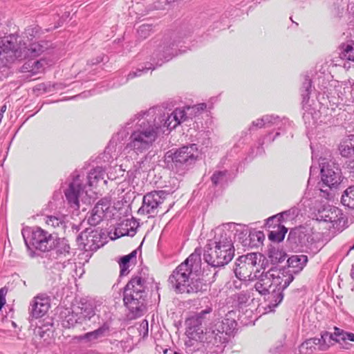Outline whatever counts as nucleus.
<instances>
[{"mask_svg": "<svg viewBox=\"0 0 354 354\" xmlns=\"http://www.w3.org/2000/svg\"><path fill=\"white\" fill-rule=\"evenodd\" d=\"M291 216H293V212L291 211V209H289L288 211H285L281 214L269 218L268 221L274 220L277 218H278L279 221H284L288 219Z\"/></svg>", "mask_w": 354, "mask_h": 354, "instance_id": "a18cd8bd", "label": "nucleus"}, {"mask_svg": "<svg viewBox=\"0 0 354 354\" xmlns=\"http://www.w3.org/2000/svg\"><path fill=\"white\" fill-rule=\"evenodd\" d=\"M341 59L354 62V41L342 43L338 47Z\"/></svg>", "mask_w": 354, "mask_h": 354, "instance_id": "bb28decb", "label": "nucleus"}, {"mask_svg": "<svg viewBox=\"0 0 354 354\" xmlns=\"http://www.w3.org/2000/svg\"><path fill=\"white\" fill-rule=\"evenodd\" d=\"M155 109L142 111L131 118L118 133V139L129 138L124 149L136 155L147 152L159 136L161 124L153 118Z\"/></svg>", "mask_w": 354, "mask_h": 354, "instance_id": "f257e3e1", "label": "nucleus"}, {"mask_svg": "<svg viewBox=\"0 0 354 354\" xmlns=\"http://www.w3.org/2000/svg\"><path fill=\"white\" fill-rule=\"evenodd\" d=\"M132 223L133 225L136 224L135 221L126 220L120 227L115 229V234L118 237L124 236H133L136 233V230L131 225Z\"/></svg>", "mask_w": 354, "mask_h": 354, "instance_id": "7c9ffc66", "label": "nucleus"}, {"mask_svg": "<svg viewBox=\"0 0 354 354\" xmlns=\"http://www.w3.org/2000/svg\"><path fill=\"white\" fill-rule=\"evenodd\" d=\"M206 107L205 104H201L198 106H186L184 108H177L167 116L165 125L167 127L168 130L175 129L178 124L192 120L196 114Z\"/></svg>", "mask_w": 354, "mask_h": 354, "instance_id": "4468645a", "label": "nucleus"}, {"mask_svg": "<svg viewBox=\"0 0 354 354\" xmlns=\"http://www.w3.org/2000/svg\"><path fill=\"white\" fill-rule=\"evenodd\" d=\"M152 32L153 26L149 24H143L139 26L137 29L138 37L141 39L147 38Z\"/></svg>", "mask_w": 354, "mask_h": 354, "instance_id": "ea45409f", "label": "nucleus"}, {"mask_svg": "<svg viewBox=\"0 0 354 354\" xmlns=\"http://www.w3.org/2000/svg\"><path fill=\"white\" fill-rule=\"evenodd\" d=\"M137 254V251L133 250L130 254L123 256L120 261V275L124 276L127 275L129 270V266H130V261L133 259H136Z\"/></svg>", "mask_w": 354, "mask_h": 354, "instance_id": "c9c22d12", "label": "nucleus"}, {"mask_svg": "<svg viewBox=\"0 0 354 354\" xmlns=\"http://www.w3.org/2000/svg\"><path fill=\"white\" fill-rule=\"evenodd\" d=\"M351 277L354 280V264L352 266V270L351 272Z\"/></svg>", "mask_w": 354, "mask_h": 354, "instance_id": "680f3d73", "label": "nucleus"}, {"mask_svg": "<svg viewBox=\"0 0 354 354\" xmlns=\"http://www.w3.org/2000/svg\"><path fill=\"white\" fill-rule=\"evenodd\" d=\"M110 332V324L108 322H105L99 328L93 331L73 336L71 342L82 347L91 348L97 344L102 342L103 339L109 335Z\"/></svg>", "mask_w": 354, "mask_h": 354, "instance_id": "ddd939ff", "label": "nucleus"}, {"mask_svg": "<svg viewBox=\"0 0 354 354\" xmlns=\"http://www.w3.org/2000/svg\"><path fill=\"white\" fill-rule=\"evenodd\" d=\"M35 89L38 91H43L44 93L47 91L46 86L44 84L37 85Z\"/></svg>", "mask_w": 354, "mask_h": 354, "instance_id": "bf43d9fd", "label": "nucleus"}, {"mask_svg": "<svg viewBox=\"0 0 354 354\" xmlns=\"http://www.w3.org/2000/svg\"><path fill=\"white\" fill-rule=\"evenodd\" d=\"M272 285L274 287L271 292V300L268 307L270 311H272L283 299V291L293 281L294 277L290 270L286 268L278 269L276 267L270 268L268 270Z\"/></svg>", "mask_w": 354, "mask_h": 354, "instance_id": "0eeeda50", "label": "nucleus"}, {"mask_svg": "<svg viewBox=\"0 0 354 354\" xmlns=\"http://www.w3.org/2000/svg\"><path fill=\"white\" fill-rule=\"evenodd\" d=\"M47 227L53 230H62L65 227L64 216L63 215H50L44 218Z\"/></svg>", "mask_w": 354, "mask_h": 354, "instance_id": "cd10ccee", "label": "nucleus"}, {"mask_svg": "<svg viewBox=\"0 0 354 354\" xmlns=\"http://www.w3.org/2000/svg\"><path fill=\"white\" fill-rule=\"evenodd\" d=\"M46 47L40 43H32L28 48H26L25 57H35L42 53Z\"/></svg>", "mask_w": 354, "mask_h": 354, "instance_id": "4c0bfd02", "label": "nucleus"}, {"mask_svg": "<svg viewBox=\"0 0 354 354\" xmlns=\"http://www.w3.org/2000/svg\"><path fill=\"white\" fill-rule=\"evenodd\" d=\"M282 347V345L280 344L277 347L270 348V352L273 353H279L281 351Z\"/></svg>", "mask_w": 354, "mask_h": 354, "instance_id": "13d9d810", "label": "nucleus"}, {"mask_svg": "<svg viewBox=\"0 0 354 354\" xmlns=\"http://www.w3.org/2000/svg\"><path fill=\"white\" fill-rule=\"evenodd\" d=\"M261 255L257 253H248L239 257L235 263L234 272L235 276L241 281H253L257 277V270L254 272L257 264L258 257Z\"/></svg>", "mask_w": 354, "mask_h": 354, "instance_id": "9b49d317", "label": "nucleus"}, {"mask_svg": "<svg viewBox=\"0 0 354 354\" xmlns=\"http://www.w3.org/2000/svg\"><path fill=\"white\" fill-rule=\"evenodd\" d=\"M84 180V175L74 173L72 181L69 183L68 188L64 191L68 205L76 210L80 208V201L86 203L88 201L87 193L85 191L86 185L83 183Z\"/></svg>", "mask_w": 354, "mask_h": 354, "instance_id": "1a4fd4ad", "label": "nucleus"}, {"mask_svg": "<svg viewBox=\"0 0 354 354\" xmlns=\"http://www.w3.org/2000/svg\"><path fill=\"white\" fill-rule=\"evenodd\" d=\"M6 303V299L4 297L3 290V289L0 290V310Z\"/></svg>", "mask_w": 354, "mask_h": 354, "instance_id": "4d7b16f0", "label": "nucleus"}, {"mask_svg": "<svg viewBox=\"0 0 354 354\" xmlns=\"http://www.w3.org/2000/svg\"><path fill=\"white\" fill-rule=\"evenodd\" d=\"M212 309L210 307L206 308L200 313L190 317L187 322L189 327L193 328L194 330L198 331L203 325H205L209 320L208 316L212 313Z\"/></svg>", "mask_w": 354, "mask_h": 354, "instance_id": "5701e85b", "label": "nucleus"}, {"mask_svg": "<svg viewBox=\"0 0 354 354\" xmlns=\"http://www.w3.org/2000/svg\"><path fill=\"white\" fill-rule=\"evenodd\" d=\"M104 170L102 167H97L94 168L86 177L88 185L90 187L96 186L100 180L104 179Z\"/></svg>", "mask_w": 354, "mask_h": 354, "instance_id": "2f4dec72", "label": "nucleus"}, {"mask_svg": "<svg viewBox=\"0 0 354 354\" xmlns=\"http://www.w3.org/2000/svg\"><path fill=\"white\" fill-rule=\"evenodd\" d=\"M84 317L80 316L77 309L68 313L63 320V325L66 328L75 327L78 324H82Z\"/></svg>", "mask_w": 354, "mask_h": 354, "instance_id": "c756f323", "label": "nucleus"}, {"mask_svg": "<svg viewBox=\"0 0 354 354\" xmlns=\"http://www.w3.org/2000/svg\"><path fill=\"white\" fill-rule=\"evenodd\" d=\"M54 241L55 239L52 233L40 227L32 228L30 244L35 249L41 252L49 251L54 245Z\"/></svg>", "mask_w": 354, "mask_h": 354, "instance_id": "a211bd4d", "label": "nucleus"}, {"mask_svg": "<svg viewBox=\"0 0 354 354\" xmlns=\"http://www.w3.org/2000/svg\"><path fill=\"white\" fill-rule=\"evenodd\" d=\"M201 248H196L171 274L168 281L177 294H194L204 290L206 286L200 278Z\"/></svg>", "mask_w": 354, "mask_h": 354, "instance_id": "f03ea898", "label": "nucleus"}, {"mask_svg": "<svg viewBox=\"0 0 354 354\" xmlns=\"http://www.w3.org/2000/svg\"><path fill=\"white\" fill-rule=\"evenodd\" d=\"M354 250V244L350 248L349 251Z\"/></svg>", "mask_w": 354, "mask_h": 354, "instance_id": "774afa93", "label": "nucleus"}, {"mask_svg": "<svg viewBox=\"0 0 354 354\" xmlns=\"http://www.w3.org/2000/svg\"><path fill=\"white\" fill-rule=\"evenodd\" d=\"M223 224L216 228L214 238L205 247L203 259L212 267H222L229 263L234 256V247L230 227Z\"/></svg>", "mask_w": 354, "mask_h": 354, "instance_id": "7ed1b4c3", "label": "nucleus"}, {"mask_svg": "<svg viewBox=\"0 0 354 354\" xmlns=\"http://www.w3.org/2000/svg\"><path fill=\"white\" fill-rule=\"evenodd\" d=\"M227 174L226 170L215 171L211 177L213 185L215 186L223 185L226 181Z\"/></svg>", "mask_w": 354, "mask_h": 354, "instance_id": "a19ab883", "label": "nucleus"}, {"mask_svg": "<svg viewBox=\"0 0 354 354\" xmlns=\"http://www.w3.org/2000/svg\"><path fill=\"white\" fill-rule=\"evenodd\" d=\"M333 345L331 333L325 331L320 338H310L304 342L299 347L300 354H313L317 350L326 351Z\"/></svg>", "mask_w": 354, "mask_h": 354, "instance_id": "f3484780", "label": "nucleus"}, {"mask_svg": "<svg viewBox=\"0 0 354 354\" xmlns=\"http://www.w3.org/2000/svg\"><path fill=\"white\" fill-rule=\"evenodd\" d=\"M236 326V322L234 319L225 318L207 328L202 341L212 353H222Z\"/></svg>", "mask_w": 354, "mask_h": 354, "instance_id": "39448f33", "label": "nucleus"}, {"mask_svg": "<svg viewBox=\"0 0 354 354\" xmlns=\"http://www.w3.org/2000/svg\"><path fill=\"white\" fill-rule=\"evenodd\" d=\"M322 183L319 189L324 194V196L328 198L332 196L331 191L340 184L342 173L340 169L335 163H324L321 169Z\"/></svg>", "mask_w": 354, "mask_h": 354, "instance_id": "f8f14e48", "label": "nucleus"}, {"mask_svg": "<svg viewBox=\"0 0 354 354\" xmlns=\"http://www.w3.org/2000/svg\"><path fill=\"white\" fill-rule=\"evenodd\" d=\"M25 35L28 40H32L39 33V28L37 26H30L26 29Z\"/></svg>", "mask_w": 354, "mask_h": 354, "instance_id": "c03bdc74", "label": "nucleus"}, {"mask_svg": "<svg viewBox=\"0 0 354 354\" xmlns=\"http://www.w3.org/2000/svg\"><path fill=\"white\" fill-rule=\"evenodd\" d=\"M153 109H155V114L153 115V118H156V120L161 124L162 127L167 128V127L165 125V120H164L163 119H167L169 115H167V116H165V115H162L160 111H158V113H157L156 109L155 108Z\"/></svg>", "mask_w": 354, "mask_h": 354, "instance_id": "3c124183", "label": "nucleus"}, {"mask_svg": "<svg viewBox=\"0 0 354 354\" xmlns=\"http://www.w3.org/2000/svg\"><path fill=\"white\" fill-rule=\"evenodd\" d=\"M140 333L142 334L143 337L148 335V322L146 319H144L141 322L139 327Z\"/></svg>", "mask_w": 354, "mask_h": 354, "instance_id": "8fccbe9b", "label": "nucleus"}, {"mask_svg": "<svg viewBox=\"0 0 354 354\" xmlns=\"http://www.w3.org/2000/svg\"><path fill=\"white\" fill-rule=\"evenodd\" d=\"M198 156V150L196 144L183 146L174 152L167 153V165L174 172L183 175L193 165Z\"/></svg>", "mask_w": 354, "mask_h": 354, "instance_id": "423d86ee", "label": "nucleus"}, {"mask_svg": "<svg viewBox=\"0 0 354 354\" xmlns=\"http://www.w3.org/2000/svg\"><path fill=\"white\" fill-rule=\"evenodd\" d=\"M263 118H269L268 122H264L266 127H270L273 125H277L280 122L279 117L274 115H265Z\"/></svg>", "mask_w": 354, "mask_h": 354, "instance_id": "49530a36", "label": "nucleus"}, {"mask_svg": "<svg viewBox=\"0 0 354 354\" xmlns=\"http://www.w3.org/2000/svg\"><path fill=\"white\" fill-rule=\"evenodd\" d=\"M76 309L80 315L84 317V322L90 320L95 315V308L91 303H82L81 306H78Z\"/></svg>", "mask_w": 354, "mask_h": 354, "instance_id": "f704fd0d", "label": "nucleus"}, {"mask_svg": "<svg viewBox=\"0 0 354 354\" xmlns=\"http://www.w3.org/2000/svg\"><path fill=\"white\" fill-rule=\"evenodd\" d=\"M301 91H311V80L308 76L305 77V80L301 87Z\"/></svg>", "mask_w": 354, "mask_h": 354, "instance_id": "603ef678", "label": "nucleus"}, {"mask_svg": "<svg viewBox=\"0 0 354 354\" xmlns=\"http://www.w3.org/2000/svg\"><path fill=\"white\" fill-rule=\"evenodd\" d=\"M311 91H301V96H302V103L306 104L308 102V100L310 98Z\"/></svg>", "mask_w": 354, "mask_h": 354, "instance_id": "6e6d98bb", "label": "nucleus"}, {"mask_svg": "<svg viewBox=\"0 0 354 354\" xmlns=\"http://www.w3.org/2000/svg\"><path fill=\"white\" fill-rule=\"evenodd\" d=\"M228 224L234 225V226L230 227V230L232 234V236H234L236 237L239 242H241L243 245L246 246L250 244L248 230L245 227L240 224H236L234 223H229Z\"/></svg>", "mask_w": 354, "mask_h": 354, "instance_id": "393cba45", "label": "nucleus"}, {"mask_svg": "<svg viewBox=\"0 0 354 354\" xmlns=\"http://www.w3.org/2000/svg\"><path fill=\"white\" fill-rule=\"evenodd\" d=\"M331 334L333 335V344L335 342H345L346 340L354 342V333L345 332L339 328L335 327L334 333Z\"/></svg>", "mask_w": 354, "mask_h": 354, "instance_id": "473e14b6", "label": "nucleus"}, {"mask_svg": "<svg viewBox=\"0 0 354 354\" xmlns=\"http://www.w3.org/2000/svg\"><path fill=\"white\" fill-rule=\"evenodd\" d=\"M50 308L48 297L37 296L31 304L30 315L33 318L38 319L46 315Z\"/></svg>", "mask_w": 354, "mask_h": 354, "instance_id": "412c9836", "label": "nucleus"}, {"mask_svg": "<svg viewBox=\"0 0 354 354\" xmlns=\"http://www.w3.org/2000/svg\"><path fill=\"white\" fill-rule=\"evenodd\" d=\"M176 0H166L168 4L175 2Z\"/></svg>", "mask_w": 354, "mask_h": 354, "instance_id": "e2e57ef3", "label": "nucleus"}, {"mask_svg": "<svg viewBox=\"0 0 354 354\" xmlns=\"http://www.w3.org/2000/svg\"><path fill=\"white\" fill-rule=\"evenodd\" d=\"M170 352H171V353H173V354H181L180 353H178V352H177V351H174V352H173V351H171V350H170Z\"/></svg>", "mask_w": 354, "mask_h": 354, "instance_id": "69168bd1", "label": "nucleus"}, {"mask_svg": "<svg viewBox=\"0 0 354 354\" xmlns=\"http://www.w3.org/2000/svg\"><path fill=\"white\" fill-rule=\"evenodd\" d=\"M250 298V294L245 291H241L234 295V301L240 307L245 305L248 301Z\"/></svg>", "mask_w": 354, "mask_h": 354, "instance_id": "37998d69", "label": "nucleus"}, {"mask_svg": "<svg viewBox=\"0 0 354 354\" xmlns=\"http://www.w3.org/2000/svg\"><path fill=\"white\" fill-rule=\"evenodd\" d=\"M168 193L164 190L153 191L145 194L142 205L138 209L139 214L155 216L158 214L159 206L164 202Z\"/></svg>", "mask_w": 354, "mask_h": 354, "instance_id": "dca6fc26", "label": "nucleus"}, {"mask_svg": "<svg viewBox=\"0 0 354 354\" xmlns=\"http://www.w3.org/2000/svg\"><path fill=\"white\" fill-rule=\"evenodd\" d=\"M84 236H86V241H87V243H83L84 244V245H86L87 244H88V243L90 242V239L89 238H92L91 239V241H93V239L94 238V235H91L90 234L89 235V237H88L86 236V232H81L77 237V240L79 241H82L84 239Z\"/></svg>", "mask_w": 354, "mask_h": 354, "instance_id": "5fc2aeb1", "label": "nucleus"}, {"mask_svg": "<svg viewBox=\"0 0 354 354\" xmlns=\"http://www.w3.org/2000/svg\"><path fill=\"white\" fill-rule=\"evenodd\" d=\"M82 95H84V93H82L81 95H75V96L73 97L72 98H76V97H80V96H81Z\"/></svg>", "mask_w": 354, "mask_h": 354, "instance_id": "338daca9", "label": "nucleus"}, {"mask_svg": "<svg viewBox=\"0 0 354 354\" xmlns=\"http://www.w3.org/2000/svg\"><path fill=\"white\" fill-rule=\"evenodd\" d=\"M47 64V62L45 59H40L35 61L34 62V68L32 70H36L35 72H39L41 71H43L44 69L45 65Z\"/></svg>", "mask_w": 354, "mask_h": 354, "instance_id": "09e8293b", "label": "nucleus"}, {"mask_svg": "<svg viewBox=\"0 0 354 354\" xmlns=\"http://www.w3.org/2000/svg\"><path fill=\"white\" fill-rule=\"evenodd\" d=\"M268 275V271L263 272L256 278L257 281L255 283L254 288L261 295L270 294V289L274 287L270 277Z\"/></svg>", "mask_w": 354, "mask_h": 354, "instance_id": "b1692460", "label": "nucleus"}, {"mask_svg": "<svg viewBox=\"0 0 354 354\" xmlns=\"http://www.w3.org/2000/svg\"><path fill=\"white\" fill-rule=\"evenodd\" d=\"M179 43L180 41L176 34L165 35L152 54L153 65L161 66L163 63L178 55V52H180V49H178Z\"/></svg>", "mask_w": 354, "mask_h": 354, "instance_id": "6e6552de", "label": "nucleus"}, {"mask_svg": "<svg viewBox=\"0 0 354 354\" xmlns=\"http://www.w3.org/2000/svg\"><path fill=\"white\" fill-rule=\"evenodd\" d=\"M147 290V279L141 273L132 277L124 288V305L136 316L145 310Z\"/></svg>", "mask_w": 354, "mask_h": 354, "instance_id": "20e7f679", "label": "nucleus"}, {"mask_svg": "<svg viewBox=\"0 0 354 354\" xmlns=\"http://www.w3.org/2000/svg\"><path fill=\"white\" fill-rule=\"evenodd\" d=\"M22 234H23V236H24V241H25V243H26V245L28 247V242H27L26 239V237H25V235H24V233H22Z\"/></svg>", "mask_w": 354, "mask_h": 354, "instance_id": "0e129e2a", "label": "nucleus"}, {"mask_svg": "<svg viewBox=\"0 0 354 354\" xmlns=\"http://www.w3.org/2000/svg\"><path fill=\"white\" fill-rule=\"evenodd\" d=\"M110 207L109 201L105 198L99 201L91 211V216L88 220V223L91 225H97L108 216Z\"/></svg>", "mask_w": 354, "mask_h": 354, "instance_id": "6ab92c4d", "label": "nucleus"}, {"mask_svg": "<svg viewBox=\"0 0 354 354\" xmlns=\"http://www.w3.org/2000/svg\"><path fill=\"white\" fill-rule=\"evenodd\" d=\"M0 55L7 60H13L19 57L15 44L8 37L0 39Z\"/></svg>", "mask_w": 354, "mask_h": 354, "instance_id": "4be33fe9", "label": "nucleus"}, {"mask_svg": "<svg viewBox=\"0 0 354 354\" xmlns=\"http://www.w3.org/2000/svg\"><path fill=\"white\" fill-rule=\"evenodd\" d=\"M53 247L55 248L53 252H59V254H71L68 241L64 238L56 239L54 241Z\"/></svg>", "mask_w": 354, "mask_h": 354, "instance_id": "e433bc0d", "label": "nucleus"}, {"mask_svg": "<svg viewBox=\"0 0 354 354\" xmlns=\"http://www.w3.org/2000/svg\"><path fill=\"white\" fill-rule=\"evenodd\" d=\"M288 268L287 270L293 268L291 270L292 273H298L303 270L306 263L308 262V257L304 254L292 255L287 260Z\"/></svg>", "mask_w": 354, "mask_h": 354, "instance_id": "a878e982", "label": "nucleus"}, {"mask_svg": "<svg viewBox=\"0 0 354 354\" xmlns=\"http://www.w3.org/2000/svg\"><path fill=\"white\" fill-rule=\"evenodd\" d=\"M286 232L287 229L282 227L279 231H271L268 235V238L272 241L279 243L283 240Z\"/></svg>", "mask_w": 354, "mask_h": 354, "instance_id": "79ce46f5", "label": "nucleus"}, {"mask_svg": "<svg viewBox=\"0 0 354 354\" xmlns=\"http://www.w3.org/2000/svg\"><path fill=\"white\" fill-rule=\"evenodd\" d=\"M52 260L51 268L57 271H64L67 269H73L75 267L70 257L71 254H59V252H51L50 254Z\"/></svg>", "mask_w": 354, "mask_h": 354, "instance_id": "aec40b11", "label": "nucleus"}, {"mask_svg": "<svg viewBox=\"0 0 354 354\" xmlns=\"http://www.w3.org/2000/svg\"><path fill=\"white\" fill-rule=\"evenodd\" d=\"M286 254L279 247L270 246L268 250V257L273 265L278 264L285 261Z\"/></svg>", "mask_w": 354, "mask_h": 354, "instance_id": "c85d7f7f", "label": "nucleus"}, {"mask_svg": "<svg viewBox=\"0 0 354 354\" xmlns=\"http://www.w3.org/2000/svg\"><path fill=\"white\" fill-rule=\"evenodd\" d=\"M156 67L154 66L153 63H147L145 66H143L142 68H137L135 71L130 72L127 77V80H132L136 77H140L142 74L146 73L149 70H154Z\"/></svg>", "mask_w": 354, "mask_h": 354, "instance_id": "58836bf2", "label": "nucleus"}, {"mask_svg": "<svg viewBox=\"0 0 354 354\" xmlns=\"http://www.w3.org/2000/svg\"><path fill=\"white\" fill-rule=\"evenodd\" d=\"M317 236L310 226H300L292 230L288 242L292 250L305 251L316 241Z\"/></svg>", "mask_w": 354, "mask_h": 354, "instance_id": "9d476101", "label": "nucleus"}, {"mask_svg": "<svg viewBox=\"0 0 354 354\" xmlns=\"http://www.w3.org/2000/svg\"><path fill=\"white\" fill-rule=\"evenodd\" d=\"M6 111V105H3L1 107L0 113H2V116L3 115L4 112Z\"/></svg>", "mask_w": 354, "mask_h": 354, "instance_id": "052dcab7", "label": "nucleus"}, {"mask_svg": "<svg viewBox=\"0 0 354 354\" xmlns=\"http://www.w3.org/2000/svg\"><path fill=\"white\" fill-rule=\"evenodd\" d=\"M268 119H269V118H263H263H261L260 119H257V120L253 121L252 124V126L250 128V130H252V128H254V127H255V128L266 127L264 122H268Z\"/></svg>", "mask_w": 354, "mask_h": 354, "instance_id": "de8ad7c7", "label": "nucleus"}, {"mask_svg": "<svg viewBox=\"0 0 354 354\" xmlns=\"http://www.w3.org/2000/svg\"><path fill=\"white\" fill-rule=\"evenodd\" d=\"M315 216L317 221L330 223V227L337 231H342L346 223V219L342 211L334 206L324 205L318 209Z\"/></svg>", "mask_w": 354, "mask_h": 354, "instance_id": "2eb2a0df", "label": "nucleus"}, {"mask_svg": "<svg viewBox=\"0 0 354 354\" xmlns=\"http://www.w3.org/2000/svg\"><path fill=\"white\" fill-rule=\"evenodd\" d=\"M343 205L354 209V185L349 186L343 192L341 197Z\"/></svg>", "mask_w": 354, "mask_h": 354, "instance_id": "72a5a7b5", "label": "nucleus"}, {"mask_svg": "<svg viewBox=\"0 0 354 354\" xmlns=\"http://www.w3.org/2000/svg\"><path fill=\"white\" fill-rule=\"evenodd\" d=\"M250 240L252 239L254 236L257 237L259 242H261V241L264 239V234L262 232H255L254 233H249Z\"/></svg>", "mask_w": 354, "mask_h": 354, "instance_id": "864d4df0", "label": "nucleus"}]
</instances>
